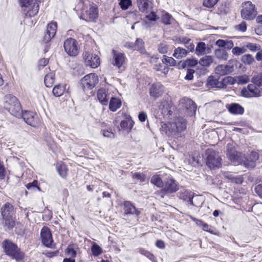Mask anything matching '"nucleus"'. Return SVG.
I'll return each instance as SVG.
<instances>
[{
    "label": "nucleus",
    "instance_id": "obj_43",
    "mask_svg": "<svg viewBox=\"0 0 262 262\" xmlns=\"http://www.w3.org/2000/svg\"><path fill=\"white\" fill-rule=\"evenodd\" d=\"M169 49V46L166 42H162L158 45L157 49L161 54H166Z\"/></svg>",
    "mask_w": 262,
    "mask_h": 262
},
{
    "label": "nucleus",
    "instance_id": "obj_11",
    "mask_svg": "<svg viewBox=\"0 0 262 262\" xmlns=\"http://www.w3.org/2000/svg\"><path fill=\"white\" fill-rule=\"evenodd\" d=\"M42 243L47 247L52 248L53 238L51 231L47 227H43L40 232Z\"/></svg>",
    "mask_w": 262,
    "mask_h": 262
},
{
    "label": "nucleus",
    "instance_id": "obj_52",
    "mask_svg": "<svg viewBox=\"0 0 262 262\" xmlns=\"http://www.w3.org/2000/svg\"><path fill=\"white\" fill-rule=\"evenodd\" d=\"M219 0H204L203 5L207 8H211L217 3Z\"/></svg>",
    "mask_w": 262,
    "mask_h": 262
},
{
    "label": "nucleus",
    "instance_id": "obj_53",
    "mask_svg": "<svg viewBox=\"0 0 262 262\" xmlns=\"http://www.w3.org/2000/svg\"><path fill=\"white\" fill-rule=\"evenodd\" d=\"M244 47H246V49H248L253 52L260 50V46L259 45L251 42L247 43Z\"/></svg>",
    "mask_w": 262,
    "mask_h": 262
},
{
    "label": "nucleus",
    "instance_id": "obj_10",
    "mask_svg": "<svg viewBox=\"0 0 262 262\" xmlns=\"http://www.w3.org/2000/svg\"><path fill=\"white\" fill-rule=\"evenodd\" d=\"M83 56L87 66L96 68L100 65V59L98 55L93 54L88 51H85L83 52Z\"/></svg>",
    "mask_w": 262,
    "mask_h": 262
},
{
    "label": "nucleus",
    "instance_id": "obj_36",
    "mask_svg": "<svg viewBox=\"0 0 262 262\" xmlns=\"http://www.w3.org/2000/svg\"><path fill=\"white\" fill-rule=\"evenodd\" d=\"M57 171L61 177L65 178L67 176L68 171L67 165L63 163H58L57 165Z\"/></svg>",
    "mask_w": 262,
    "mask_h": 262
},
{
    "label": "nucleus",
    "instance_id": "obj_58",
    "mask_svg": "<svg viewBox=\"0 0 262 262\" xmlns=\"http://www.w3.org/2000/svg\"><path fill=\"white\" fill-rule=\"evenodd\" d=\"M144 58H148L147 60L149 61L151 63H156L159 59V56L158 55H151L149 53V56L146 57L144 56Z\"/></svg>",
    "mask_w": 262,
    "mask_h": 262
},
{
    "label": "nucleus",
    "instance_id": "obj_47",
    "mask_svg": "<svg viewBox=\"0 0 262 262\" xmlns=\"http://www.w3.org/2000/svg\"><path fill=\"white\" fill-rule=\"evenodd\" d=\"M222 83L223 85V88H226L228 84H233L235 83V79L231 76H227L222 80Z\"/></svg>",
    "mask_w": 262,
    "mask_h": 262
},
{
    "label": "nucleus",
    "instance_id": "obj_5",
    "mask_svg": "<svg viewBox=\"0 0 262 262\" xmlns=\"http://www.w3.org/2000/svg\"><path fill=\"white\" fill-rule=\"evenodd\" d=\"M206 164L210 169L219 168L222 165V159L219 152L212 149L206 150Z\"/></svg>",
    "mask_w": 262,
    "mask_h": 262
},
{
    "label": "nucleus",
    "instance_id": "obj_12",
    "mask_svg": "<svg viewBox=\"0 0 262 262\" xmlns=\"http://www.w3.org/2000/svg\"><path fill=\"white\" fill-rule=\"evenodd\" d=\"M164 190L168 193L176 192L179 189L178 183L171 177L168 176L164 182Z\"/></svg>",
    "mask_w": 262,
    "mask_h": 262
},
{
    "label": "nucleus",
    "instance_id": "obj_32",
    "mask_svg": "<svg viewBox=\"0 0 262 262\" xmlns=\"http://www.w3.org/2000/svg\"><path fill=\"white\" fill-rule=\"evenodd\" d=\"M134 125V121L132 120L131 117L128 116L126 119L122 120L120 122V126L123 129H128L130 130Z\"/></svg>",
    "mask_w": 262,
    "mask_h": 262
},
{
    "label": "nucleus",
    "instance_id": "obj_42",
    "mask_svg": "<svg viewBox=\"0 0 262 262\" xmlns=\"http://www.w3.org/2000/svg\"><path fill=\"white\" fill-rule=\"evenodd\" d=\"M162 62L166 66H174L176 64V61L171 57H168L166 55H163L162 59Z\"/></svg>",
    "mask_w": 262,
    "mask_h": 262
},
{
    "label": "nucleus",
    "instance_id": "obj_61",
    "mask_svg": "<svg viewBox=\"0 0 262 262\" xmlns=\"http://www.w3.org/2000/svg\"><path fill=\"white\" fill-rule=\"evenodd\" d=\"M101 133L103 136L107 138H114L115 134L111 131L108 130H102Z\"/></svg>",
    "mask_w": 262,
    "mask_h": 262
},
{
    "label": "nucleus",
    "instance_id": "obj_18",
    "mask_svg": "<svg viewBox=\"0 0 262 262\" xmlns=\"http://www.w3.org/2000/svg\"><path fill=\"white\" fill-rule=\"evenodd\" d=\"M84 19L86 21H94L98 16V11L95 5H90L89 9L83 14Z\"/></svg>",
    "mask_w": 262,
    "mask_h": 262
},
{
    "label": "nucleus",
    "instance_id": "obj_38",
    "mask_svg": "<svg viewBox=\"0 0 262 262\" xmlns=\"http://www.w3.org/2000/svg\"><path fill=\"white\" fill-rule=\"evenodd\" d=\"M44 82L47 87H51L54 83V75L53 73L47 74L45 77Z\"/></svg>",
    "mask_w": 262,
    "mask_h": 262
},
{
    "label": "nucleus",
    "instance_id": "obj_20",
    "mask_svg": "<svg viewBox=\"0 0 262 262\" xmlns=\"http://www.w3.org/2000/svg\"><path fill=\"white\" fill-rule=\"evenodd\" d=\"M259 159V154L255 151H251L243 161L244 165L248 168H254L255 166L256 162Z\"/></svg>",
    "mask_w": 262,
    "mask_h": 262
},
{
    "label": "nucleus",
    "instance_id": "obj_37",
    "mask_svg": "<svg viewBox=\"0 0 262 262\" xmlns=\"http://www.w3.org/2000/svg\"><path fill=\"white\" fill-rule=\"evenodd\" d=\"M251 82L258 87L262 86V73L254 74Z\"/></svg>",
    "mask_w": 262,
    "mask_h": 262
},
{
    "label": "nucleus",
    "instance_id": "obj_44",
    "mask_svg": "<svg viewBox=\"0 0 262 262\" xmlns=\"http://www.w3.org/2000/svg\"><path fill=\"white\" fill-rule=\"evenodd\" d=\"M241 61L245 64L250 65L254 61V59L251 55L248 54L242 56Z\"/></svg>",
    "mask_w": 262,
    "mask_h": 262
},
{
    "label": "nucleus",
    "instance_id": "obj_19",
    "mask_svg": "<svg viewBox=\"0 0 262 262\" xmlns=\"http://www.w3.org/2000/svg\"><path fill=\"white\" fill-rule=\"evenodd\" d=\"M233 62L232 60H230L226 65H219L215 68L216 73L221 75H225L232 73L234 70Z\"/></svg>",
    "mask_w": 262,
    "mask_h": 262
},
{
    "label": "nucleus",
    "instance_id": "obj_24",
    "mask_svg": "<svg viewBox=\"0 0 262 262\" xmlns=\"http://www.w3.org/2000/svg\"><path fill=\"white\" fill-rule=\"evenodd\" d=\"M97 98L99 102L102 105H107L110 99L109 95H107L105 89H100L97 93Z\"/></svg>",
    "mask_w": 262,
    "mask_h": 262
},
{
    "label": "nucleus",
    "instance_id": "obj_15",
    "mask_svg": "<svg viewBox=\"0 0 262 262\" xmlns=\"http://www.w3.org/2000/svg\"><path fill=\"white\" fill-rule=\"evenodd\" d=\"M57 30V24L51 22L47 25L45 34L43 37V41L48 42L50 41L55 35Z\"/></svg>",
    "mask_w": 262,
    "mask_h": 262
},
{
    "label": "nucleus",
    "instance_id": "obj_55",
    "mask_svg": "<svg viewBox=\"0 0 262 262\" xmlns=\"http://www.w3.org/2000/svg\"><path fill=\"white\" fill-rule=\"evenodd\" d=\"M235 30L240 32H245L247 30V25L245 21H242L238 25L235 26Z\"/></svg>",
    "mask_w": 262,
    "mask_h": 262
},
{
    "label": "nucleus",
    "instance_id": "obj_34",
    "mask_svg": "<svg viewBox=\"0 0 262 262\" xmlns=\"http://www.w3.org/2000/svg\"><path fill=\"white\" fill-rule=\"evenodd\" d=\"M198 63V61L196 59L192 58H189L185 61H180L179 63V65L181 66L182 68H185L186 67H192L196 66Z\"/></svg>",
    "mask_w": 262,
    "mask_h": 262
},
{
    "label": "nucleus",
    "instance_id": "obj_28",
    "mask_svg": "<svg viewBox=\"0 0 262 262\" xmlns=\"http://www.w3.org/2000/svg\"><path fill=\"white\" fill-rule=\"evenodd\" d=\"M214 56L220 61H226L228 58V53L225 49H217L214 51Z\"/></svg>",
    "mask_w": 262,
    "mask_h": 262
},
{
    "label": "nucleus",
    "instance_id": "obj_23",
    "mask_svg": "<svg viewBox=\"0 0 262 262\" xmlns=\"http://www.w3.org/2000/svg\"><path fill=\"white\" fill-rule=\"evenodd\" d=\"M124 210L126 214H136L137 215H138L140 213L129 201H125L124 202Z\"/></svg>",
    "mask_w": 262,
    "mask_h": 262
},
{
    "label": "nucleus",
    "instance_id": "obj_1",
    "mask_svg": "<svg viewBox=\"0 0 262 262\" xmlns=\"http://www.w3.org/2000/svg\"><path fill=\"white\" fill-rule=\"evenodd\" d=\"M186 128V121L183 117L176 118L173 121L164 123L160 128L161 132L170 137H178L179 133Z\"/></svg>",
    "mask_w": 262,
    "mask_h": 262
},
{
    "label": "nucleus",
    "instance_id": "obj_14",
    "mask_svg": "<svg viewBox=\"0 0 262 262\" xmlns=\"http://www.w3.org/2000/svg\"><path fill=\"white\" fill-rule=\"evenodd\" d=\"M179 194L180 199L187 201L190 205L196 207H199L200 206L199 204L194 203L193 200L198 199L199 198L198 195L194 196L193 194L191 192L185 189L181 190Z\"/></svg>",
    "mask_w": 262,
    "mask_h": 262
},
{
    "label": "nucleus",
    "instance_id": "obj_25",
    "mask_svg": "<svg viewBox=\"0 0 262 262\" xmlns=\"http://www.w3.org/2000/svg\"><path fill=\"white\" fill-rule=\"evenodd\" d=\"M144 42L142 39L137 38L135 42V50L139 51L143 56H149V53L147 52L144 48Z\"/></svg>",
    "mask_w": 262,
    "mask_h": 262
},
{
    "label": "nucleus",
    "instance_id": "obj_49",
    "mask_svg": "<svg viewBox=\"0 0 262 262\" xmlns=\"http://www.w3.org/2000/svg\"><path fill=\"white\" fill-rule=\"evenodd\" d=\"M137 250L138 252L142 255H144L151 260H153L155 258V257L152 254L150 253L149 252L147 251L143 248H139L137 249Z\"/></svg>",
    "mask_w": 262,
    "mask_h": 262
},
{
    "label": "nucleus",
    "instance_id": "obj_13",
    "mask_svg": "<svg viewBox=\"0 0 262 262\" xmlns=\"http://www.w3.org/2000/svg\"><path fill=\"white\" fill-rule=\"evenodd\" d=\"M256 86L255 84H249L247 88L242 90V96L247 98L260 96V91Z\"/></svg>",
    "mask_w": 262,
    "mask_h": 262
},
{
    "label": "nucleus",
    "instance_id": "obj_31",
    "mask_svg": "<svg viewBox=\"0 0 262 262\" xmlns=\"http://www.w3.org/2000/svg\"><path fill=\"white\" fill-rule=\"evenodd\" d=\"M121 105V100L116 98L112 97L109 104V108L111 111L115 112Z\"/></svg>",
    "mask_w": 262,
    "mask_h": 262
},
{
    "label": "nucleus",
    "instance_id": "obj_57",
    "mask_svg": "<svg viewBox=\"0 0 262 262\" xmlns=\"http://www.w3.org/2000/svg\"><path fill=\"white\" fill-rule=\"evenodd\" d=\"M66 253L68 254V255L71 256L73 257H74L76 255V251L73 249L72 246L71 245H69L68 248L66 250Z\"/></svg>",
    "mask_w": 262,
    "mask_h": 262
},
{
    "label": "nucleus",
    "instance_id": "obj_50",
    "mask_svg": "<svg viewBox=\"0 0 262 262\" xmlns=\"http://www.w3.org/2000/svg\"><path fill=\"white\" fill-rule=\"evenodd\" d=\"M131 0H120L119 5L122 10L127 9L132 5Z\"/></svg>",
    "mask_w": 262,
    "mask_h": 262
},
{
    "label": "nucleus",
    "instance_id": "obj_8",
    "mask_svg": "<svg viewBox=\"0 0 262 262\" xmlns=\"http://www.w3.org/2000/svg\"><path fill=\"white\" fill-rule=\"evenodd\" d=\"M98 82V76L95 73H90L85 75L80 81L83 90H91Z\"/></svg>",
    "mask_w": 262,
    "mask_h": 262
},
{
    "label": "nucleus",
    "instance_id": "obj_60",
    "mask_svg": "<svg viewBox=\"0 0 262 262\" xmlns=\"http://www.w3.org/2000/svg\"><path fill=\"white\" fill-rule=\"evenodd\" d=\"M194 70L192 69H187L186 75L185 77V79L186 80H192L193 78V74Z\"/></svg>",
    "mask_w": 262,
    "mask_h": 262
},
{
    "label": "nucleus",
    "instance_id": "obj_16",
    "mask_svg": "<svg viewBox=\"0 0 262 262\" xmlns=\"http://www.w3.org/2000/svg\"><path fill=\"white\" fill-rule=\"evenodd\" d=\"M226 151L227 156L232 163L236 164L239 161V156L232 143L227 144Z\"/></svg>",
    "mask_w": 262,
    "mask_h": 262
},
{
    "label": "nucleus",
    "instance_id": "obj_48",
    "mask_svg": "<svg viewBox=\"0 0 262 262\" xmlns=\"http://www.w3.org/2000/svg\"><path fill=\"white\" fill-rule=\"evenodd\" d=\"M173 18L168 13L165 12L161 18L162 23L165 25H169L171 24Z\"/></svg>",
    "mask_w": 262,
    "mask_h": 262
},
{
    "label": "nucleus",
    "instance_id": "obj_62",
    "mask_svg": "<svg viewBox=\"0 0 262 262\" xmlns=\"http://www.w3.org/2000/svg\"><path fill=\"white\" fill-rule=\"evenodd\" d=\"M227 12V10L225 7V5H221L217 9V13L219 14H226Z\"/></svg>",
    "mask_w": 262,
    "mask_h": 262
},
{
    "label": "nucleus",
    "instance_id": "obj_26",
    "mask_svg": "<svg viewBox=\"0 0 262 262\" xmlns=\"http://www.w3.org/2000/svg\"><path fill=\"white\" fill-rule=\"evenodd\" d=\"M207 85L209 88H219L222 89L223 88L222 80L219 81L218 79L215 78L213 76H209L207 79Z\"/></svg>",
    "mask_w": 262,
    "mask_h": 262
},
{
    "label": "nucleus",
    "instance_id": "obj_45",
    "mask_svg": "<svg viewBox=\"0 0 262 262\" xmlns=\"http://www.w3.org/2000/svg\"><path fill=\"white\" fill-rule=\"evenodd\" d=\"M164 63H159L155 64L154 69L157 71H161L163 73L166 74L168 72V68L164 65Z\"/></svg>",
    "mask_w": 262,
    "mask_h": 262
},
{
    "label": "nucleus",
    "instance_id": "obj_6",
    "mask_svg": "<svg viewBox=\"0 0 262 262\" xmlns=\"http://www.w3.org/2000/svg\"><path fill=\"white\" fill-rule=\"evenodd\" d=\"M242 9L241 10V16L243 18L247 20L254 19L256 15L257 11L255 5L250 1L244 2L242 4Z\"/></svg>",
    "mask_w": 262,
    "mask_h": 262
},
{
    "label": "nucleus",
    "instance_id": "obj_40",
    "mask_svg": "<svg viewBox=\"0 0 262 262\" xmlns=\"http://www.w3.org/2000/svg\"><path fill=\"white\" fill-rule=\"evenodd\" d=\"M65 90L63 85L58 84L54 86L53 89V94L56 97H59L63 94Z\"/></svg>",
    "mask_w": 262,
    "mask_h": 262
},
{
    "label": "nucleus",
    "instance_id": "obj_59",
    "mask_svg": "<svg viewBox=\"0 0 262 262\" xmlns=\"http://www.w3.org/2000/svg\"><path fill=\"white\" fill-rule=\"evenodd\" d=\"M145 17L150 21H156L159 18V17H158L156 13L154 12H151L149 14L146 15Z\"/></svg>",
    "mask_w": 262,
    "mask_h": 262
},
{
    "label": "nucleus",
    "instance_id": "obj_56",
    "mask_svg": "<svg viewBox=\"0 0 262 262\" xmlns=\"http://www.w3.org/2000/svg\"><path fill=\"white\" fill-rule=\"evenodd\" d=\"M39 10V6L37 4H34L31 10H29L28 12L30 16H33L36 15Z\"/></svg>",
    "mask_w": 262,
    "mask_h": 262
},
{
    "label": "nucleus",
    "instance_id": "obj_17",
    "mask_svg": "<svg viewBox=\"0 0 262 262\" xmlns=\"http://www.w3.org/2000/svg\"><path fill=\"white\" fill-rule=\"evenodd\" d=\"M182 107H184L186 111V114L189 116H193L195 114L196 105L191 99H184L182 101Z\"/></svg>",
    "mask_w": 262,
    "mask_h": 262
},
{
    "label": "nucleus",
    "instance_id": "obj_39",
    "mask_svg": "<svg viewBox=\"0 0 262 262\" xmlns=\"http://www.w3.org/2000/svg\"><path fill=\"white\" fill-rule=\"evenodd\" d=\"M150 182L158 187H162L164 186V182L158 175L153 176L151 178Z\"/></svg>",
    "mask_w": 262,
    "mask_h": 262
},
{
    "label": "nucleus",
    "instance_id": "obj_41",
    "mask_svg": "<svg viewBox=\"0 0 262 262\" xmlns=\"http://www.w3.org/2000/svg\"><path fill=\"white\" fill-rule=\"evenodd\" d=\"M91 251L93 255L95 256H99L103 252L102 248L95 242L92 243Z\"/></svg>",
    "mask_w": 262,
    "mask_h": 262
},
{
    "label": "nucleus",
    "instance_id": "obj_7",
    "mask_svg": "<svg viewBox=\"0 0 262 262\" xmlns=\"http://www.w3.org/2000/svg\"><path fill=\"white\" fill-rule=\"evenodd\" d=\"M112 64L119 69H122L123 70H124L127 61L125 54L114 49L112 50Z\"/></svg>",
    "mask_w": 262,
    "mask_h": 262
},
{
    "label": "nucleus",
    "instance_id": "obj_35",
    "mask_svg": "<svg viewBox=\"0 0 262 262\" xmlns=\"http://www.w3.org/2000/svg\"><path fill=\"white\" fill-rule=\"evenodd\" d=\"M213 61V58L212 56L206 55L200 60L199 63L203 67H209Z\"/></svg>",
    "mask_w": 262,
    "mask_h": 262
},
{
    "label": "nucleus",
    "instance_id": "obj_63",
    "mask_svg": "<svg viewBox=\"0 0 262 262\" xmlns=\"http://www.w3.org/2000/svg\"><path fill=\"white\" fill-rule=\"evenodd\" d=\"M49 60L48 59L42 58L39 60L38 66L39 69L43 68L48 63Z\"/></svg>",
    "mask_w": 262,
    "mask_h": 262
},
{
    "label": "nucleus",
    "instance_id": "obj_27",
    "mask_svg": "<svg viewBox=\"0 0 262 262\" xmlns=\"http://www.w3.org/2000/svg\"><path fill=\"white\" fill-rule=\"evenodd\" d=\"M210 49H207L206 44L203 42H199L195 48V53L198 56H202L210 53Z\"/></svg>",
    "mask_w": 262,
    "mask_h": 262
},
{
    "label": "nucleus",
    "instance_id": "obj_30",
    "mask_svg": "<svg viewBox=\"0 0 262 262\" xmlns=\"http://www.w3.org/2000/svg\"><path fill=\"white\" fill-rule=\"evenodd\" d=\"M137 4L142 12H147L149 10L150 2L149 0H137Z\"/></svg>",
    "mask_w": 262,
    "mask_h": 262
},
{
    "label": "nucleus",
    "instance_id": "obj_21",
    "mask_svg": "<svg viewBox=\"0 0 262 262\" xmlns=\"http://www.w3.org/2000/svg\"><path fill=\"white\" fill-rule=\"evenodd\" d=\"M37 115L32 112L25 111L21 113V116L24 121L31 126H35L36 123Z\"/></svg>",
    "mask_w": 262,
    "mask_h": 262
},
{
    "label": "nucleus",
    "instance_id": "obj_2",
    "mask_svg": "<svg viewBox=\"0 0 262 262\" xmlns=\"http://www.w3.org/2000/svg\"><path fill=\"white\" fill-rule=\"evenodd\" d=\"M4 107L12 115L20 118L21 116V107L17 98L12 95L5 97Z\"/></svg>",
    "mask_w": 262,
    "mask_h": 262
},
{
    "label": "nucleus",
    "instance_id": "obj_9",
    "mask_svg": "<svg viewBox=\"0 0 262 262\" xmlns=\"http://www.w3.org/2000/svg\"><path fill=\"white\" fill-rule=\"evenodd\" d=\"M64 49L70 56H75L78 54V47L77 41L72 38L67 39L64 42Z\"/></svg>",
    "mask_w": 262,
    "mask_h": 262
},
{
    "label": "nucleus",
    "instance_id": "obj_4",
    "mask_svg": "<svg viewBox=\"0 0 262 262\" xmlns=\"http://www.w3.org/2000/svg\"><path fill=\"white\" fill-rule=\"evenodd\" d=\"M1 214L5 226L9 229H12L15 224L13 219V215L14 214L13 205L9 203H6L1 208Z\"/></svg>",
    "mask_w": 262,
    "mask_h": 262
},
{
    "label": "nucleus",
    "instance_id": "obj_54",
    "mask_svg": "<svg viewBox=\"0 0 262 262\" xmlns=\"http://www.w3.org/2000/svg\"><path fill=\"white\" fill-rule=\"evenodd\" d=\"M133 178L139 180L140 182H143L145 181L146 176L144 174L140 172H136L133 174Z\"/></svg>",
    "mask_w": 262,
    "mask_h": 262
},
{
    "label": "nucleus",
    "instance_id": "obj_3",
    "mask_svg": "<svg viewBox=\"0 0 262 262\" xmlns=\"http://www.w3.org/2000/svg\"><path fill=\"white\" fill-rule=\"evenodd\" d=\"M2 245L4 251L7 255L17 260L23 259L24 254L16 244L6 239L3 242Z\"/></svg>",
    "mask_w": 262,
    "mask_h": 262
},
{
    "label": "nucleus",
    "instance_id": "obj_46",
    "mask_svg": "<svg viewBox=\"0 0 262 262\" xmlns=\"http://www.w3.org/2000/svg\"><path fill=\"white\" fill-rule=\"evenodd\" d=\"M247 51L246 47H235L232 49V53L235 56H239Z\"/></svg>",
    "mask_w": 262,
    "mask_h": 262
},
{
    "label": "nucleus",
    "instance_id": "obj_33",
    "mask_svg": "<svg viewBox=\"0 0 262 262\" xmlns=\"http://www.w3.org/2000/svg\"><path fill=\"white\" fill-rule=\"evenodd\" d=\"M188 53L187 50L181 47H178L174 50L173 56L177 59H181L185 57Z\"/></svg>",
    "mask_w": 262,
    "mask_h": 262
},
{
    "label": "nucleus",
    "instance_id": "obj_29",
    "mask_svg": "<svg viewBox=\"0 0 262 262\" xmlns=\"http://www.w3.org/2000/svg\"><path fill=\"white\" fill-rule=\"evenodd\" d=\"M228 111L233 114L242 115L244 112V108L237 103H231L228 107Z\"/></svg>",
    "mask_w": 262,
    "mask_h": 262
},
{
    "label": "nucleus",
    "instance_id": "obj_51",
    "mask_svg": "<svg viewBox=\"0 0 262 262\" xmlns=\"http://www.w3.org/2000/svg\"><path fill=\"white\" fill-rule=\"evenodd\" d=\"M38 182L36 180H34L32 183L27 184L26 186L28 190H36V189L40 191L39 187L37 186Z\"/></svg>",
    "mask_w": 262,
    "mask_h": 262
},
{
    "label": "nucleus",
    "instance_id": "obj_64",
    "mask_svg": "<svg viewBox=\"0 0 262 262\" xmlns=\"http://www.w3.org/2000/svg\"><path fill=\"white\" fill-rule=\"evenodd\" d=\"M243 181V178L241 176H235L233 177V179L231 181L232 182H234L236 184H241Z\"/></svg>",
    "mask_w": 262,
    "mask_h": 262
},
{
    "label": "nucleus",
    "instance_id": "obj_22",
    "mask_svg": "<svg viewBox=\"0 0 262 262\" xmlns=\"http://www.w3.org/2000/svg\"><path fill=\"white\" fill-rule=\"evenodd\" d=\"M163 91V86L159 82L154 83L149 89V94L151 97L157 98L161 96Z\"/></svg>",
    "mask_w": 262,
    "mask_h": 262
}]
</instances>
